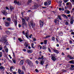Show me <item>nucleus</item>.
Segmentation results:
<instances>
[{"instance_id": "nucleus-1", "label": "nucleus", "mask_w": 74, "mask_h": 74, "mask_svg": "<svg viewBox=\"0 0 74 74\" xmlns=\"http://www.w3.org/2000/svg\"><path fill=\"white\" fill-rule=\"evenodd\" d=\"M22 22L23 23L22 24V26L23 27H24V26H26L27 24L25 19L23 18H22Z\"/></svg>"}, {"instance_id": "nucleus-2", "label": "nucleus", "mask_w": 74, "mask_h": 74, "mask_svg": "<svg viewBox=\"0 0 74 74\" xmlns=\"http://www.w3.org/2000/svg\"><path fill=\"white\" fill-rule=\"evenodd\" d=\"M26 62L28 64H29V66H32L33 64V62H32L30 61V60H26Z\"/></svg>"}, {"instance_id": "nucleus-3", "label": "nucleus", "mask_w": 74, "mask_h": 74, "mask_svg": "<svg viewBox=\"0 0 74 74\" xmlns=\"http://www.w3.org/2000/svg\"><path fill=\"white\" fill-rule=\"evenodd\" d=\"M23 34H24V35H25V36L27 37V38L28 39H29V33H28V32H27L25 34V32L24 31H23Z\"/></svg>"}, {"instance_id": "nucleus-4", "label": "nucleus", "mask_w": 74, "mask_h": 74, "mask_svg": "<svg viewBox=\"0 0 74 74\" xmlns=\"http://www.w3.org/2000/svg\"><path fill=\"white\" fill-rule=\"evenodd\" d=\"M40 26L41 27H42L43 26V24H44V22L42 21H40Z\"/></svg>"}, {"instance_id": "nucleus-5", "label": "nucleus", "mask_w": 74, "mask_h": 74, "mask_svg": "<svg viewBox=\"0 0 74 74\" xmlns=\"http://www.w3.org/2000/svg\"><path fill=\"white\" fill-rule=\"evenodd\" d=\"M30 23L32 27H34L35 26V23H34L33 21H31Z\"/></svg>"}, {"instance_id": "nucleus-6", "label": "nucleus", "mask_w": 74, "mask_h": 74, "mask_svg": "<svg viewBox=\"0 0 74 74\" xmlns=\"http://www.w3.org/2000/svg\"><path fill=\"white\" fill-rule=\"evenodd\" d=\"M2 13L4 15H5V16H7V12H6V11L5 10H3L2 12Z\"/></svg>"}, {"instance_id": "nucleus-7", "label": "nucleus", "mask_w": 74, "mask_h": 74, "mask_svg": "<svg viewBox=\"0 0 74 74\" xmlns=\"http://www.w3.org/2000/svg\"><path fill=\"white\" fill-rule=\"evenodd\" d=\"M51 59L53 61H55L56 60V58L52 55V54H51Z\"/></svg>"}, {"instance_id": "nucleus-8", "label": "nucleus", "mask_w": 74, "mask_h": 74, "mask_svg": "<svg viewBox=\"0 0 74 74\" xmlns=\"http://www.w3.org/2000/svg\"><path fill=\"white\" fill-rule=\"evenodd\" d=\"M64 12L65 13H66L67 14H69L70 13V12L69 10H65L64 11Z\"/></svg>"}, {"instance_id": "nucleus-9", "label": "nucleus", "mask_w": 74, "mask_h": 74, "mask_svg": "<svg viewBox=\"0 0 74 74\" xmlns=\"http://www.w3.org/2000/svg\"><path fill=\"white\" fill-rule=\"evenodd\" d=\"M12 21H13V22H14L15 26H16V24H17V21L14 19H13Z\"/></svg>"}, {"instance_id": "nucleus-10", "label": "nucleus", "mask_w": 74, "mask_h": 74, "mask_svg": "<svg viewBox=\"0 0 74 74\" xmlns=\"http://www.w3.org/2000/svg\"><path fill=\"white\" fill-rule=\"evenodd\" d=\"M61 15L63 17H64V18H65V19H68V17L66 15H65L64 14H62Z\"/></svg>"}, {"instance_id": "nucleus-11", "label": "nucleus", "mask_w": 74, "mask_h": 74, "mask_svg": "<svg viewBox=\"0 0 74 74\" xmlns=\"http://www.w3.org/2000/svg\"><path fill=\"white\" fill-rule=\"evenodd\" d=\"M54 22L55 23H57V22H59V19L58 18H57L56 19L54 20Z\"/></svg>"}, {"instance_id": "nucleus-12", "label": "nucleus", "mask_w": 74, "mask_h": 74, "mask_svg": "<svg viewBox=\"0 0 74 74\" xmlns=\"http://www.w3.org/2000/svg\"><path fill=\"white\" fill-rule=\"evenodd\" d=\"M68 58H69L70 59H74V57H71V56L70 55L68 56Z\"/></svg>"}, {"instance_id": "nucleus-13", "label": "nucleus", "mask_w": 74, "mask_h": 74, "mask_svg": "<svg viewBox=\"0 0 74 74\" xmlns=\"http://www.w3.org/2000/svg\"><path fill=\"white\" fill-rule=\"evenodd\" d=\"M53 50L54 51V52L55 53H59V51L57 50H55L54 49H53Z\"/></svg>"}, {"instance_id": "nucleus-14", "label": "nucleus", "mask_w": 74, "mask_h": 74, "mask_svg": "<svg viewBox=\"0 0 74 74\" xmlns=\"http://www.w3.org/2000/svg\"><path fill=\"white\" fill-rule=\"evenodd\" d=\"M6 41H7V40L4 38L2 40V42H4V43H5V42H6Z\"/></svg>"}, {"instance_id": "nucleus-15", "label": "nucleus", "mask_w": 74, "mask_h": 74, "mask_svg": "<svg viewBox=\"0 0 74 74\" xmlns=\"http://www.w3.org/2000/svg\"><path fill=\"white\" fill-rule=\"evenodd\" d=\"M5 25L6 26H9L10 24L8 22H5Z\"/></svg>"}, {"instance_id": "nucleus-16", "label": "nucleus", "mask_w": 74, "mask_h": 74, "mask_svg": "<svg viewBox=\"0 0 74 74\" xmlns=\"http://www.w3.org/2000/svg\"><path fill=\"white\" fill-rule=\"evenodd\" d=\"M69 63H70L71 64H74V60L70 61L69 62Z\"/></svg>"}, {"instance_id": "nucleus-17", "label": "nucleus", "mask_w": 74, "mask_h": 74, "mask_svg": "<svg viewBox=\"0 0 74 74\" xmlns=\"http://www.w3.org/2000/svg\"><path fill=\"white\" fill-rule=\"evenodd\" d=\"M10 10H11V11H13V10H14V7H12V6H10Z\"/></svg>"}, {"instance_id": "nucleus-18", "label": "nucleus", "mask_w": 74, "mask_h": 74, "mask_svg": "<svg viewBox=\"0 0 74 74\" xmlns=\"http://www.w3.org/2000/svg\"><path fill=\"white\" fill-rule=\"evenodd\" d=\"M59 10L60 11H64V8H59Z\"/></svg>"}, {"instance_id": "nucleus-19", "label": "nucleus", "mask_w": 74, "mask_h": 74, "mask_svg": "<svg viewBox=\"0 0 74 74\" xmlns=\"http://www.w3.org/2000/svg\"><path fill=\"white\" fill-rule=\"evenodd\" d=\"M23 64V60H22L21 61L20 63V65H22Z\"/></svg>"}, {"instance_id": "nucleus-20", "label": "nucleus", "mask_w": 74, "mask_h": 74, "mask_svg": "<svg viewBox=\"0 0 74 74\" xmlns=\"http://www.w3.org/2000/svg\"><path fill=\"white\" fill-rule=\"evenodd\" d=\"M40 64L41 65H42V66H43V65L44 64V62L43 60L41 61H40Z\"/></svg>"}, {"instance_id": "nucleus-21", "label": "nucleus", "mask_w": 74, "mask_h": 74, "mask_svg": "<svg viewBox=\"0 0 74 74\" xmlns=\"http://www.w3.org/2000/svg\"><path fill=\"white\" fill-rule=\"evenodd\" d=\"M70 21H74V17L73 16H72L70 20Z\"/></svg>"}, {"instance_id": "nucleus-22", "label": "nucleus", "mask_w": 74, "mask_h": 74, "mask_svg": "<svg viewBox=\"0 0 74 74\" xmlns=\"http://www.w3.org/2000/svg\"><path fill=\"white\" fill-rule=\"evenodd\" d=\"M63 34V32H59V35H60V36H62Z\"/></svg>"}, {"instance_id": "nucleus-23", "label": "nucleus", "mask_w": 74, "mask_h": 74, "mask_svg": "<svg viewBox=\"0 0 74 74\" xmlns=\"http://www.w3.org/2000/svg\"><path fill=\"white\" fill-rule=\"evenodd\" d=\"M57 16L58 18H59V19H60V20H62V18H61V16H60L58 15Z\"/></svg>"}, {"instance_id": "nucleus-24", "label": "nucleus", "mask_w": 74, "mask_h": 74, "mask_svg": "<svg viewBox=\"0 0 74 74\" xmlns=\"http://www.w3.org/2000/svg\"><path fill=\"white\" fill-rule=\"evenodd\" d=\"M17 4L18 5H20L21 4V1H19L18 2Z\"/></svg>"}, {"instance_id": "nucleus-25", "label": "nucleus", "mask_w": 74, "mask_h": 74, "mask_svg": "<svg viewBox=\"0 0 74 74\" xmlns=\"http://www.w3.org/2000/svg\"><path fill=\"white\" fill-rule=\"evenodd\" d=\"M27 52L28 53H32V52H33V51H32V50H29Z\"/></svg>"}, {"instance_id": "nucleus-26", "label": "nucleus", "mask_w": 74, "mask_h": 74, "mask_svg": "<svg viewBox=\"0 0 74 74\" xmlns=\"http://www.w3.org/2000/svg\"><path fill=\"white\" fill-rule=\"evenodd\" d=\"M31 2H32V0H29L27 2V4L29 5V4H30V3H31Z\"/></svg>"}, {"instance_id": "nucleus-27", "label": "nucleus", "mask_w": 74, "mask_h": 74, "mask_svg": "<svg viewBox=\"0 0 74 74\" xmlns=\"http://www.w3.org/2000/svg\"><path fill=\"white\" fill-rule=\"evenodd\" d=\"M47 40H44V43L45 45L47 44Z\"/></svg>"}, {"instance_id": "nucleus-28", "label": "nucleus", "mask_w": 74, "mask_h": 74, "mask_svg": "<svg viewBox=\"0 0 74 74\" xmlns=\"http://www.w3.org/2000/svg\"><path fill=\"white\" fill-rule=\"evenodd\" d=\"M66 5H71V3L70 2H67L66 3Z\"/></svg>"}, {"instance_id": "nucleus-29", "label": "nucleus", "mask_w": 74, "mask_h": 74, "mask_svg": "<svg viewBox=\"0 0 74 74\" xmlns=\"http://www.w3.org/2000/svg\"><path fill=\"white\" fill-rule=\"evenodd\" d=\"M29 18L28 17H26L25 18V19L27 21H28V20H29Z\"/></svg>"}, {"instance_id": "nucleus-30", "label": "nucleus", "mask_w": 74, "mask_h": 74, "mask_svg": "<svg viewBox=\"0 0 74 74\" xmlns=\"http://www.w3.org/2000/svg\"><path fill=\"white\" fill-rule=\"evenodd\" d=\"M18 73H19V74H21V73H21V70H20V69H18Z\"/></svg>"}, {"instance_id": "nucleus-31", "label": "nucleus", "mask_w": 74, "mask_h": 74, "mask_svg": "<svg viewBox=\"0 0 74 74\" xmlns=\"http://www.w3.org/2000/svg\"><path fill=\"white\" fill-rule=\"evenodd\" d=\"M0 69H3V70H4V67L3 66H1L0 67Z\"/></svg>"}, {"instance_id": "nucleus-32", "label": "nucleus", "mask_w": 74, "mask_h": 74, "mask_svg": "<svg viewBox=\"0 0 74 74\" xmlns=\"http://www.w3.org/2000/svg\"><path fill=\"white\" fill-rule=\"evenodd\" d=\"M32 48H34V43H32Z\"/></svg>"}, {"instance_id": "nucleus-33", "label": "nucleus", "mask_w": 74, "mask_h": 74, "mask_svg": "<svg viewBox=\"0 0 74 74\" xmlns=\"http://www.w3.org/2000/svg\"><path fill=\"white\" fill-rule=\"evenodd\" d=\"M71 1L72 3L73 4H74V0H71Z\"/></svg>"}, {"instance_id": "nucleus-34", "label": "nucleus", "mask_w": 74, "mask_h": 74, "mask_svg": "<svg viewBox=\"0 0 74 74\" xmlns=\"http://www.w3.org/2000/svg\"><path fill=\"white\" fill-rule=\"evenodd\" d=\"M42 49H46V46H43L42 47Z\"/></svg>"}, {"instance_id": "nucleus-35", "label": "nucleus", "mask_w": 74, "mask_h": 74, "mask_svg": "<svg viewBox=\"0 0 74 74\" xmlns=\"http://www.w3.org/2000/svg\"><path fill=\"white\" fill-rule=\"evenodd\" d=\"M22 69L23 70H25V66H23L22 67Z\"/></svg>"}, {"instance_id": "nucleus-36", "label": "nucleus", "mask_w": 74, "mask_h": 74, "mask_svg": "<svg viewBox=\"0 0 74 74\" xmlns=\"http://www.w3.org/2000/svg\"><path fill=\"white\" fill-rule=\"evenodd\" d=\"M51 1H48V5L51 4Z\"/></svg>"}, {"instance_id": "nucleus-37", "label": "nucleus", "mask_w": 74, "mask_h": 74, "mask_svg": "<svg viewBox=\"0 0 74 74\" xmlns=\"http://www.w3.org/2000/svg\"><path fill=\"white\" fill-rule=\"evenodd\" d=\"M2 55H3V54L2 53V52H0V58H1V56H2Z\"/></svg>"}, {"instance_id": "nucleus-38", "label": "nucleus", "mask_w": 74, "mask_h": 74, "mask_svg": "<svg viewBox=\"0 0 74 74\" xmlns=\"http://www.w3.org/2000/svg\"><path fill=\"white\" fill-rule=\"evenodd\" d=\"M45 3V6H47V4H48V3H47V2H44Z\"/></svg>"}, {"instance_id": "nucleus-39", "label": "nucleus", "mask_w": 74, "mask_h": 74, "mask_svg": "<svg viewBox=\"0 0 74 74\" xmlns=\"http://www.w3.org/2000/svg\"><path fill=\"white\" fill-rule=\"evenodd\" d=\"M13 67H14L13 66H11L10 67V70H12V69H13Z\"/></svg>"}, {"instance_id": "nucleus-40", "label": "nucleus", "mask_w": 74, "mask_h": 74, "mask_svg": "<svg viewBox=\"0 0 74 74\" xmlns=\"http://www.w3.org/2000/svg\"><path fill=\"white\" fill-rule=\"evenodd\" d=\"M52 40H53V41H55V38L54 37H52Z\"/></svg>"}, {"instance_id": "nucleus-41", "label": "nucleus", "mask_w": 74, "mask_h": 74, "mask_svg": "<svg viewBox=\"0 0 74 74\" xmlns=\"http://www.w3.org/2000/svg\"><path fill=\"white\" fill-rule=\"evenodd\" d=\"M12 60L13 63H16V61H15V60L12 59Z\"/></svg>"}, {"instance_id": "nucleus-42", "label": "nucleus", "mask_w": 74, "mask_h": 74, "mask_svg": "<svg viewBox=\"0 0 74 74\" xmlns=\"http://www.w3.org/2000/svg\"><path fill=\"white\" fill-rule=\"evenodd\" d=\"M18 40L19 41H23V40H22V39L21 38H18Z\"/></svg>"}, {"instance_id": "nucleus-43", "label": "nucleus", "mask_w": 74, "mask_h": 74, "mask_svg": "<svg viewBox=\"0 0 74 74\" xmlns=\"http://www.w3.org/2000/svg\"><path fill=\"white\" fill-rule=\"evenodd\" d=\"M69 1V0H64V2L65 3H67V2H68Z\"/></svg>"}, {"instance_id": "nucleus-44", "label": "nucleus", "mask_w": 74, "mask_h": 74, "mask_svg": "<svg viewBox=\"0 0 74 74\" xmlns=\"http://www.w3.org/2000/svg\"><path fill=\"white\" fill-rule=\"evenodd\" d=\"M14 3H15L16 4H17L18 2H17V1H14Z\"/></svg>"}, {"instance_id": "nucleus-45", "label": "nucleus", "mask_w": 74, "mask_h": 74, "mask_svg": "<svg viewBox=\"0 0 74 74\" xmlns=\"http://www.w3.org/2000/svg\"><path fill=\"white\" fill-rule=\"evenodd\" d=\"M3 49V47L1 45H0V50H2Z\"/></svg>"}, {"instance_id": "nucleus-46", "label": "nucleus", "mask_w": 74, "mask_h": 74, "mask_svg": "<svg viewBox=\"0 0 74 74\" xmlns=\"http://www.w3.org/2000/svg\"><path fill=\"white\" fill-rule=\"evenodd\" d=\"M37 8V6H34V9H36Z\"/></svg>"}, {"instance_id": "nucleus-47", "label": "nucleus", "mask_w": 74, "mask_h": 74, "mask_svg": "<svg viewBox=\"0 0 74 74\" xmlns=\"http://www.w3.org/2000/svg\"><path fill=\"white\" fill-rule=\"evenodd\" d=\"M73 21H70V23L71 25H73Z\"/></svg>"}, {"instance_id": "nucleus-48", "label": "nucleus", "mask_w": 74, "mask_h": 74, "mask_svg": "<svg viewBox=\"0 0 74 74\" xmlns=\"http://www.w3.org/2000/svg\"><path fill=\"white\" fill-rule=\"evenodd\" d=\"M5 51L6 52L8 53V49H5Z\"/></svg>"}, {"instance_id": "nucleus-49", "label": "nucleus", "mask_w": 74, "mask_h": 74, "mask_svg": "<svg viewBox=\"0 0 74 74\" xmlns=\"http://www.w3.org/2000/svg\"><path fill=\"white\" fill-rule=\"evenodd\" d=\"M70 67V64H68L66 66V67L67 68H69V67Z\"/></svg>"}, {"instance_id": "nucleus-50", "label": "nucleus", "mask_w": 74, "mask_h": 74, "mask_svg": "<svg viewBox=\"0 0 74 74\" xmlns=\"http://www.w3.org/2000/svg\"><path fill=\"white\" fill-rule=\"evenodd\" d=\"M35 71H36V72H37V73H38L39 72V71H38V69H35Z\"/></svg>"}, {"instance_id": "nucleus-51", "label": "nucleus", "mask_w": 74, "mask_h": 74, "mask_svg": "<svg viewBox=\"0 0 74 74\" xmlns=\"http://www.w3.org/2000/svg\"><path fill=\"white\" fill-rule=\"evenodd\" d=\"M24 45L25 46V47H28V44H25Z\"/></svg>"}, {"instance_id": "nucleus-52", "label": "nucleus", "mask_w": 74, "mask_h": 74, "mask_svg": "<svg viewBox=\"0 0 74 74\" xmlns=\"http://www.w3.org/2000/svg\"><path fill=\"white\" fill-rule=\"evenodd\" d=\"M48 49L49 50V52H51V49L50 48H48Z\"/></svg>"}, {"instance_id": "nucleus-53", "label": "nucleus", "mask_w": 74, "mask_h": 74, "mask_svg": "<svg viewBox=\"0 0 74 74\" xmlns=\"http://www.w3.org/2000/svg\"><path fill=\"white\" fill-rule=\"evenodd\" d=\"M39 47H40V49H42V46H38Z\"/></svg>"}, {"instance_id": "nucleus-54", "label": "nucleus", "mask_w": 74, "mask_h": 74, "mask_svg": "<svg viewBox=\"0 0 74 74\" xmlns=\"http://www.w3.org/2000/svg\"><path fill=\"white\" fill-rule=\"evenodd\" d=\"M7 19L8 21H10L11 20V18H7Z\"/></svg>"}, {"instance_id": "nucleus-55", "label": "nucleus", "mask_w": 74, "mask_h": 74, "mask_svg": "<svg viewBox=\"0 0 74 74\" xmlns=\"http://www.w3.org/2000/svg\"><path fill=\"white\" fill-rule=\"evenodd\" d=\"M65 24L66 25H69V23L67 22H66Z\"/></svg>"}, {"instance_id": "nucleus-56", "label": "nucleus", "mask_w": 74, "mask_h": 74, "mask_svg": "<svg viewBox=\"0 0 74 74\" xmlns=\"http://www.w3.org/2000/svg\"><path fill=\"white\" fill-rule=\"evenodd\" d=\"M36 63L37 64H38V62L37 60H36Z\"/></svg>"}, {"instance_id": "nucleus-57", "label": "nucleus", "mask_w": 74, "mask_h": 74, "mask_svg": "<svg viewBox=\"0 0 74 74\" xmlns=\"http://www.w3.org/2000/svg\"><path fill=\"white\" fill-rule=\"evenodd\" d=\"M21 74H24V71H22L21 72Z\"/></svg>"}, {"instance_id": "nucleus-58", "label": "nucleus", "mask_w": 74, "mask_h": 74, "mask_svg": "<svg viewBox=\"0 0 74 74\" xmlns=\"http://www.w3.org/2000/svg\"><path fill=\"white\" fill-rule=\"evenodd\" d=\"M6 33L7 34H10V32H9V31H7L6 32Z\"/></svg>"}, {"instance_id": "nucleus-59", "label": "nucleus", "mask_w": 74, "mask_h": 74, "mask_svg": "<svg viewBox=\"0 0 74 74\" xmlns=\"http://www.w3.org/2000/svg\"><path fill=\"white\" fill-rule=\"evenodd\" d=\"M73 32V29H71L69 31V32Z\"/></svg>"}, {"instance_id": "nucleus-60", "label": "nucleus", "mask_w": 74, "mask_h": 74, "mask_svg": "<svg viewBox=\"0 0 74 74\" xmlns=\"http://www.w3.org/2000/svg\"><path fill=\"white\" fill-rule=\"evenodd\" d=\"M59 7H61V6H62V3H60L59 5Z\"/></svg>"}, {"instance_id": "nucleus-61", "label": "nucleus", "mask_w": 74, "mask_h": 74, "mask_svg": "<svg viewBox=\"0 0 74 74\" xmlns=\"http://www.w3.org/2000/svg\"><path fill=\"white\" fill-rule=\"evenodd\" d=\"M67 16H68V17H70V16H71V14H69Z\"/></svg>"}, {"instance_id": "nucleus-62", "label": "nucleus", "mask_w": 74, "mask_h": 74, "mask_svg": "<svg viewBox=\"0 0 74 74\" xmlns=\"http://www.w3.org/2000/svg\"><path fill=\"white\" fill-rule=\"evenodd\" d=\"M32 34H31V35L29 36V38H32Z\"/></svg>"}, {"instance_id": "nucleus-63", "label": "nucleus", "mask_w": 74, "mask_h": 74, "mask_svg": "<svg viewBox=\"0 0 74 74\" xmlns=\"http://www.w3.org/2000/svg\"><path fill=\"white\" fill-rule=\"evenodd\" d=\"M71 67L72 68H73V67H74V65H71Z\"/></svg>"}, {"instance_id": "nucleus-64", "label": "nucleus", "mask_w": 74, "mask_h": 74, "mask_svg": "<svg viewBox=\"0 0 74 74\" xmlns=\"http://www.w3.org/2000/svg\"><path fill=\"white\" fill-rule=\"evenodd\" d=\"M33 41H36V39L35 38H34Z\"/></svg>"}]
</instances>
